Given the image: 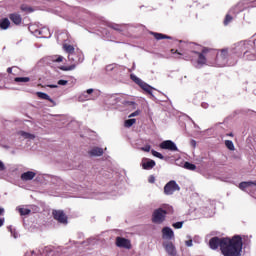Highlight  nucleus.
<instances>
[{"label":"nucleus","instance_id":"nucleus-1","mask_svg":"<svg viewBox=\"0 0 256 256\" xmlns=\"http://www.w3.org/2000/svg\"><path fill=\"white\" fill-rule=\"evenodd\" d=\"M210 249H219L224 256H241L243 251V238L235 235L232 238L213 237L209 241Z\"/></svg>","mask_w":256,"mask_h":256},{"label":"nucleus","instance_id":"nucleus-2","mask_svg":"<svg viewBox=\"0 0 256 256\" xmlns=\"http://www.w3.org/2000/svg\"><path fill=\"white\" fill-rule=\"evenodd\" d=\"M194 54L197 55V65L203 67L207 65V59L215 58V63L218 67H225L227 65V59L229 57V50L222 49L219 53L215 49L204 47L201 52L194 51Z\"/></svg>","mask_w":256,"mask_h":256},{"label":"nucleus","instance_id":"nucleus-3","mask_svg":"<svg viewBox=\"0 0 256 256\" xmlns=\"http://www.w3.org/2000/svg\"><path fill=\"white\" fill-rule=\"evenodd\" d=\"M167 215H173V207L165 204L162 207L153 211L152 223H155V225H161L165 223Z\"/></svg>","mask_w":256,"mask_h":256},{"label":"nucleus","instance_id":"nucleus-4","mask_svg":"<svg viewBox=\"0 0 256 256\" xmlns=\"http://www.w3.org/2000/svg\"><path fill=\"white\" fill-rule=\"evenodd\" d=\"M84 59L83 52H81V50H76L72 54L68 55V60L72 65L62 66L60 69L61 71H73L79 63H83Z\"/></svg>","mask_w":256,"mask_h":256},{"label":"nucleus","instance_id":"nucleus-5","mask_svg":"<svg viewBox=\"0 0 256 256\" xmlns=\"http://www.w3.org/2000/svg\"><path fill=\"white\" fill-rule=\"evenodd\" d=\"M130 79L136 83V85H139L143 91L148 93V95H153V87H151L149 84L145 83L141 78L137 77L135 74L130 75Z\"/></svg>","mask_w":256,"mask_h":256},{"label":"nucleus","instance_id":"nucleus-6","mask_svg":"<svg viewBox=\"0 0 256 256\" xmlns=\"http://www.w3.org/2000/svg\"><path fill=\"white\" fill-rule=\"evenodd\" d=\"M175 191H181V187H179V184L175 180L169 181L164 186V194L165 195H173Z\"/></svg>","mask_w":256,"mask_h":256},{"label":"nucleus","instance_id":"nucleus-7","mask_svg":"<svg viewBox=\"0 0 256 256\" xmlns=\"http://www.w3.org/2000/svg\"><path fill=\"white\" fill-rule=\"evenodd\" d=\"M52 215L55 221H58V223H62L63 225H67L68 217L63 210H53Z\"/></svg>","mask_w":256,"mask_h":256},{"label":"nucleus","instance_id":"nucleus-8","mask_svg":"<svg viewBox=\"0 0 256 256\" xmlns=\"http://www.w3.org/2000/svg\"><path fill=\"white\" fill-rule=\"evenodd\" d=\"M233 53L237 55V57H241L243 55L244 57H248L249 51H247V45L245 43L237 45L233 49Z\"/></svg>","mask_w":256,"mask_h":256},{"label":"nucleus","instance_id":"nucleus-9","mask_svg":"<svg viewBox=\"0 0 256 256\" xmlns=\"http://www.w3.org/2000/svg\"><path fill=\"white\" fill-rule=\"evenodd\" d=\"M162 245L169 256H177V248H175V244H173V242L166 241L163 242Z\"/></svg>","mask_w":256,"mask_h":256},{"label":"nucleus","instance_id":"nucleus-10","mask_svg":"<svg viewBox=\"0 0 256 256\" xmlns=\"http://www.w3.org/2000/svg\"><path fill=\"white\" fill-rule=\"evenodd\" d=\"M116 245L117 247H122L123 249H131V241L127 238L117 237Z\"/></svg>","mask_w":256,"mask_h":256},{"label":"nucleus","instance_id":"nucleus-11","mask_svg":"<svg viewBox=\"0 0 256 256\" xmlns=\"http://www.w3.org/2000/svg\"><path fill=\"white\" fill-rule=\"evenodd\" d=\"M160 149H167L168 151H179L177 145L171 140H165L160 144Z\"/></svg>","mask_w":256,"mask_h":256},{"label":"nucleus","instance_id":"nucleus-12","mask_svg":"<svg viewBox=\"0 0 256 256\" xmlns=\"http://www.w3.org/2000/svg\"><path fill=\"white\" fill-rule=\"evenodd\" d=\"M162 239H175V232H173V229H171L170 227H164L162 229Z\"/></svg>","mask_w":256,"mask_h":256},{"label":"nucleus","instance_id":"nucleus-13","mask_svg":"<svg viewBox=\"0 0 256 256\" xmlns=\"http://www.w3.org/2000/svg\"><path fill=\"white\" fill-rule=\"evenodd\" d=\"M9 19L14 23V25H21L23 18L18 13L9 14Z\"/></svg>","mask_w":256,"mask_h":256},{"label":"nucleus","instance_id":"nucleus-14","mask_svg":"<svg viewBox=\"0 0 256 256\" xmlns=\"http://www.w3.org/2000/svg\"><path fill=\"white\" fill-rule=\"evenodd\" d=\"M155 165H156L155 160L145 159L142 161V169H145L146 171L153 169Z\"/></svg>","mask_w":256,"mask_h":256},{"label":"nucleus","instance_id":"nucleus-15","mask_svg":"<svg viewBox=\"0 0 256 256\" xmlns=\"http://www.w3.org/2000/svg\"><path fill=\"white\" fill-rule=\"evenodd\" d=\"M37 174L33 171H27L21 174L22 181H32V179H35V176Z\"/></svg>","mask_w":256,"mask_h":256},{"label":"nucleus","instance_id":"nucleus-16","mask_svg":"<svg viewBox=\"0 0 256 256\" xmlns=\"http://www.w3.org/2000/svg\"><path fill=\"white\" fill-rule=\"evenodd\" d=\"M36 95L37 97H39V99H44L45 101H49L50 103H52L53 106L56 105L55 100L52 99L47 93L37 92Z\"/></svg>","mask_w":256,"mask_h":256},{"label":"nucleus","instance_id":"nucleus-17","mask_svg":"<svg viewBox=\"0 0 256 256\" xmlns=\"http://www.w3.org/2000/svg\"><path fill=\"white\" fill-rule=\"evenodd\" d=\"M88 153L91 157H101L103 155V148L94 147Z\"/></svg>","mask_w":256,"mask_h":256},{"label":"nucleus","instance_id":"nucleus-18","mask_svg":"<svg viewBox=\"0 0 256 256\" xmlns=\"http://www.w3.org/2000/svg\"><path fill=\"white\" fill-rule=\"evenodd\" d=\"M11 27V21H9V18H2L0 19V29L3 31H7Z\"/></svg>","mask_w":256,"mask_h":256},{"label":"nucleus","instance_id":"nucleus-19","mask_svg":"<svg viewBox=\"0 0 256 256\" xmlns=\"http://www.w3.org/2000/svg\"><path fill=\"white\" fill-rule=\"evenodd\" d=\"M151 35H153L156 41H161L162 39H173L171 36H168L162 33H157V32H151Z\"/></svg>","mask_w":256,"mask_h":256},{"label":"nucleus","instance_id":"nucleus-20","mask_svg":"<svg viewBox=\"0 0 256 256\" xmlns=\"http://www.w3.org/2000/svg\"><path fill=\"white\" fill-rule=\"evenodd\" d=\"M63 49L68 55H71L72 53H75V47L70 44H63Z\"/></svg>","mask_w":256,"mask_h":256},{"label":"nucleus","instance_id":"nucleus-21","mask_svg":"<svg viewBox=\"0 0 256 256\" xmlns=\"http://www.w3.org/2000/svg\"><path fill=\"white\" fill-rule=\"evenodd\" d=\"M253 185H255V182H253V181L241 182L239 184V189L244 191V189H247L248 187H253Z\"/></svg>","mask_w":256,"mask_h":256},{"label":"nucleus","instance_id":"nucleus-22","mask_svg":"<svg viewBox=\"0 0 256 256\" xmlns=\"http://www.w3.org/2000/svg\"><path fill=\"white\" fill-rule=\"evenodd\" d=\"M15 83H29L31 81V78L29 77H16L14 78Z\"/></svg>","mask_w":256,"mask_h":256},{"label":"nucleus","instance_id":"nucleus-23","mask_svg":"<svg viewBox=\"0 0 256 256\" xmlns=\"http://www.w3.org/2000/svg\"><path fill=\"white\" fill-rule=\"evenodd\" d=\"M19 135H21V137H23L24 139H35V135L25 131H20Z\"/></svg>","mask_w":256,"mask_h":256},{"label":"nucleus","instance_id":"nucleus-24","mask_svg":"<svg viewBox=\"0 0 256 256\" xmlns=\"http://www.w3.org/2000/svg\"><path fill=\"white\" fill-rule=\"evenodd\" d=\"M137 123V120L135 118L132 119H128L124 122V127H133V125H135Z\"/></svg>","mask_w":256,"mask_h":256},{"label":"nucleus","instance_id":"nucleus-25","mask_svg":"<svg viewBox=\"0 0 256 256\" xmlns=\"http://www.w3.org/2000/svg\"><path fill=\"white\" fill-rule=\"evenodd\" d=\"M20 9L24 13H33V8L31 6L26 5V4H22Z\"/></svg>","mask_w":256,"mask_h":256},{"label":"nucleus","instance_id":"nucleus-26","mask_svg":"<svg viewBox=\"0 0 256 256\" xmlns=\"http://www.w3.org/2000/svg\"><path fill=\"white\" fill-rule=\"evenodd\" d=\"M184 169H188V171H195L197 169V166H195V164L185 162L184 163Z\"/></svg>","mask_w":256,"mask_h":256},{"label":"nucleus","instance_id":"nucleus-27","mask_svg":"<svg viewBox=\"0 0 256 256\" xmlns=\"http://www.w3.org/2000/svg\"><path fill=\"white\" fill-rule=\"evenodd\" d=\"M18 71H19V67H16V66L7 68V73H9L10 75H17Z\"/></svg>","mask_w":256,"mask_h":256},{"label":"nucleus","instance_id":"nucleus-28","mask_svg":"<svg viewBox=\"0 0 256 256\" xmlns=\"http://www.w3.org/2000/svg\"><path fill=\"white\" fill-rule=\"evenodd\" d=\"M225 146L227 147V149H229V151H235V145L233 144V141L226 140Z\"/></svg>","mask_w":256,"mask_h":256},{"label":"nucleus","instance_id":"nucleus-29","mask_svg":"<svg viewBox=\"0 0 256 256\" xmlns=\"http://www.w3.org/2000/svg\"><path fill=\"white\" fill-rule=\"evenodd\" d=\"M18 211L22 216L31 214V209L29 208H19Z\"/></svg>","mask_w":256,"mask_h":256},{"label":"nucleus","instance_id":"nucleus-30","mask_svg":"<svg viewBox=\"0 0 256 256\" xmlns=\"http://www.w3.org/2000/svg\"><path fill=\"white\" fill-rule=\"evenodd\" d=\"M51 61H53V63H61L63 62V56H60V55L52 56Z\"/></svg>","mask_w":256,"mask_h":256},{"label":"nucleus","instance_id":"nucleus-31","mask_svg":"<svg viewBox=\"0 0 256 256\" xmlns=\"http://www.w3.org/2000/svg\"><path fill=\"white\" fill-rule=\"evenodd\" d=\"M231 21H233V16L227 14V15L225 16V19H224V25H225V26L229 25V24L231 23Z\"/></svg>","mask_w":256,"mask_h":256},{"label":"nucleus","instance_id":"nucleus-32","mask_svg":"<svg viewBox=\"0 0 256 256\" xmlns=\"http://www.w3.org/2000/svg\"><path fill=\"white\" fill-rule=\"evenodd\" d=\"M170 51H171L172 55H177L175 57V59H181V55H183V54H181V52H179V50L171 49Z\"/></svg>","mask_w":256,"mask_h":256},{"label":"nucleus","instance_id":"nucleus-33","mask_svg":"<svg viewBox=\"0 0 256 256\" xmlns=\"http://www.w3.org/2000/svg\"><path fill=\"white\" fill-rule=\"evenodd\" d=\"M151 153L154 157H157L158 159H164L165 157L163 156V154L155 151V150H151Z\"/></svg>","mask_w":256,"mask_h":256},{"label":"nucleus","instance_id":"nucleus-34","mask_svg":"<svg viewBox=\"0 0 256 256\" xmlns=\"http://www.w3.org/2000/svg\"><path fill=\"white\" fill-rule=\"evenodd\" d=\"M172 227H174V229H181L183 227V222H176L172 224Z\"/></svg>","mask_w":256,"mask_h":256},{"label":"nucleus","instance_id":"nucleus-35","mask_svg":"<svg viewBox=\"0 0 256 256\" xmlns=\"http://www.w3.org/2000/svg\"><path fill=\"white\" fill-rule=\"evenodd\" d=\"M139 115H141V110H136L135 112L131 113L128 117H137Z\"/></svg>","mask_w":256,"mask_h":256},{"label":"nucleus","instance_id":"nucleus-36","mask_svg":"<svg viewBox=\"0 0 256 256\" xmlns=\"http://www.w3.org/2000/svg\"><path fill=\"white\" fill-rule=\"evenodd\" d=\"M141 151H145L146 153H149V151H151V145H146L142 147Z\"/></svg>","mask_w":256,"mask_h":256},{"label":"nucleus","instance_id":"nucleus-37","mask_svg":"<svg viewBox=\"0 0 256 256\" xmlns=\"http://www.w3.org/2000/svg\"><path fill=\"white\" fill-rule=\"evenodd\" d=\"M185 245H186V247H193V240H187V241H185Z\"/></svg>","mask_w":256,"mask_h":256},{"label":"nucleus","instance_id":"nucleus-38","mask_svg":"<svg viewBox=\"0 0 256 256\" xmlns=\"http://www.w3.org/2000/svg\"><path fill=\"white\" fill-rule=\"evenodd\" d=\"M148 183H155V176L150 175L148 178Z\"/></svg>","mask_w":256,"mask_h":256},{"label":"nucleus","instance_id":"nucleus-39","mask_svg":"<svg viewBox=\"0 0 256 256\" xmlns=\"http://www.w3.org/2000/svg\"><path fill=\"white\" fill-rule=\"evenodd\" d=\"M67 83H69V81H67V80H59L58 81V85H67Z\"/></svg>","mask_w":256,"mask_h":256},{"label":"nucleus","instance_id":"nucleus-40","mask_svg":"<svg viewBox=\"0 0 256 256\" xmlns=\"http://www.w3.org/2000/svg\"><path fill=\"white\" fill-rule=\"evenodd\" d=\"M112 29H114V31H121V26L114 25V26H112Z\"/></svg>","mask_w":256,"mask_h":256},{"label":"nucleus","instance_id":"nucleus-41","mask_svg":"<svg viewBox=\"0 0 256 256\" xmlns=\"http://www.w3.org/2000/svg\"><path fill=\"white\" fill-rule=\"evenodd\" d=\"M0 171H5V164L0 160Z\"/></svg>","mask_w":256,"mask_h":256},{"label":"nucleus","instance_id":"nucleus-42","mask_svg":"<svg viewBox=\"0 0 256 256\" xmlns=\"http://www.w3.org/2000/svg\"><path fill=\"white\" fill-rule=\"evenodd\" d=\"M48 87L50 89H57V85H55V84H50V85H48Z\"/></svg>","mask_w":256,"mask_h":256},{"label":"nucleus","instance_id":"nucleus-43","mask_svg":"<svg viewBox=\"0 0 256 256\" xmlns=\"http://www.w3.org/2000/svg\"><path fill=\"white\" fill-rule=\"evenodd\" d=\"M93 88H90V89H88L87 91H86V93L88 94V95H91V93H93Z\"/></svg>","mask_w":256,"mask_h":256},{"label":"nucleus","instance_id":"nucleus-44","mask_svg":"<svg viewBox=\"0 0 256 256\" xmlns=\"http://www.w3.org/2000/svg\"><path fill=\"white\" fill-rule=\"evenodd\" d=\"M4 211L5 210L3 208H0V215H3Z\"/></svg>","mask_w":256,"mask_h":256},{"label":"nucleus","instance_id":"nucleus-45","mask_svg":"<svg viewBox=\"0 0 256 256\" xmlns=\"http://www.w3.org/2000/svg\"><path fill=\"white\" fill-rule=\"evenodd\" d=\"M0 227H3V219H0Z\"/></svg>","mask_w":256,"mask_h":256},{"label":"nucleus","instance_id":"nucleus-46","mask_svg":"<svg viewBox=\"0 0 256 256\" xmlns=\"http://www.w3.org/2000/svg\"><path fill=\"white\" fill-rule=\"evenodd\" d=\"M229 137H233V133L228 134Z\"/></svg>","mask_w":256,"mask_h":256},{"label":"nucleus","instance_id":"nucleus-47","mask_svg":"<svg viewBox=\"0 0 256 256\" xmlns=\"http://www.w3.org/2000/svg\"><path fill=\"white\" fill-rule=\"evenodd\" d=\"M254 186L256 187V181H254Z\"/></svg>","mask_w":256,"mask_h":256}]
</instances>
